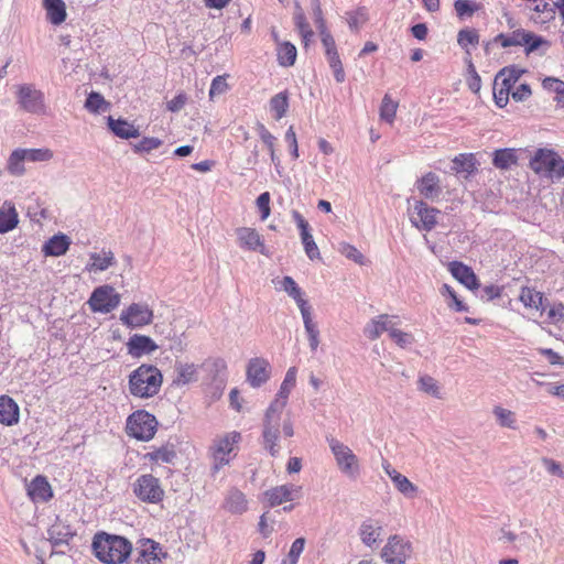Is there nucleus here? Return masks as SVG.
I'll list each match as a JSON object with an SVG mask.
<instances>
[{
	"instance_id": "nucleus-1",
	"label": "nucleus",
	"mask_w": 564,
	"mask_h": 564,
	"mask_svg": "<svg viewBox=\"0 0 564 564\" xmlns=\"http://www.w3.org/2000/svg\"><path fill=\"white\" fill-rule=\"evenodd\" d=\"M91 546L95 556L106 564H121L132 552V544L128 539L106 532L97 533Z\"/></svg>"
},
{
	"instance_id": "nucleus-2",
	"label": "nucleus",
	"mask_w": 564,
	"mask_h": 564,
	"mask_svg": "<svg viewBox=\"0 0 564 564\" xmlns=\"http://www.w3.org/2000/svg\"><path fill=\"white\" fill-rule=\"evenodd\" d=\"M163 377L152 365H141L129 376V391L133 397L148 399L159 393Z\"/></svg>"
},
{
	"instance_id": "nucleus-3",
	"label": "nucleus",
	"mask_w": 564,
	"mask_h": 564,
	"mask_svg": "<svg viewBox=\"0 0 564 564\" xmlns=\"http://www.w3.org/2000/svg\"><path fill=\"white\" fill-rule=\"evenodd\" d=\"M529 166L541 178L553 183L564 177V160L552 149H538L530 159Z\"/></svg>"
},
{
	"instance_id": "nucleus-4",
	"label": "nucleus",
	"mask_w": 564,
	"mask_h": 564,
	"mask_svg": "<svg viewBox=\"0 0 564 564\" xmlns=\"http://www.w3.org/2000/svg\"><path fill=\"white\" fill-rule=\"evenodd\" d=\"M492 43L500 44L502 47L523 46L527 55L539 51L541 55L550 47V43L541 35L518 29L509 33H500L494 37Z\"/></svg>"
},
{
	"instance_id": "nucleus-5",
	"label": "nucleus",
	"mask_w": 564,
	"mask_h": 564,
	"mask_svg": "<svg viewBox=\"0 0 564 564\" xmlns=\"http://www.w3.org/2000/svg\"><path fill=\"white\" fill-rule=\"evenodd\" d=\"M158 420L145 410L131 413L126 423L127 434L138 441L148 442L153 438L158 430Z\"/></svg>"
},
{
	"instance_id": "nucleus-6",
	"label": "nucleus",
	"mask_w": 564,
	"mask_h": 564,
	"mask_svg": "<svg viewBox=\"0 0 564 564\" xmlns=\"http://www.w3.org/2000/svg\"><path fill=\"white\" fill-rule=\"evenodd\" d=\"M327 443L338 469L347 477L356 479L360 474L358 457L346 444L335 437H327Z\"/></svg>"
},
{
	"instance_id": "nucleus-7",
	"label": "nucleus",
	"mask_w": 564,
	"mask_h": 564,
	"mask_svg": "<svg viewBox=\"0 0 564 564\" xmlns=\"http://www.w3.org/2000/svg\"><path fill=\"white\" fill-rule=\"evenodd\" d=\"M281 410L269 406L265 411L262 424V446L272 457H276L280 453L278 444L281 433Z\"/></svg>"
},
{
	"instance_id": "nucleus-8",
	"label": "nucleus",
	"mask_w": 564,
	"mask_h": 564,
	"mask_svg": "<svg viewBox=\"0 0 564 564\" xmlns=\"http://www.w3.org/2000/svg\"><path fill=\"white\" fill-rule=\"evenodd\" d=\"M412 544L405 538L391 535L381 550V558L387 564H404L412 554Z\"/></svg>"
},
{
	"instance_id": "nucleus-9",
	"label": "nucleus",
	"mask_w": 564,
	"mask_h": 564,
	"mask_svg": "<svg viewBox=\"0 0 564 564\" xmlns=\"http://www.w3.org/2000/svg\"><path fill=\"white\" fill-rule=\"evenodd\" d=\"M88 304L93 312L107 314L118 307L120 304V295L116 292L113 286L105 284L93 291Z\"/></svg>"
},
{
	"instance_id": "nucleus-10",
	"label": "nucleus",
	"mask_w": 564,
	"mask_h": 564,
	"mask_svg": "<svg viewBox=\"0 0 564 564\" xmlns=\"http://www.w3.org/2000/svg\"><path fill=\"white\" fill-rule=\"evenodd\" d=\"M133 494L143 502L159 503L164 497L160 480L151 474L139 476L133 482Z\"/></svg>"
},
{
	"instance_id": "nucleus-11",
	"label": "nucleus",
	"mask_w": 564,
	"mask_h": 564,
	"mask_svg": "<svg viewBox=\"0 0 564 564\" xmlns=\"http://www.w3.org/2000/svg\"><path fill=\"white\" fill-rule=\"evenodd\" d=\"M240 440V433L234 431L215 441L214 446L212 447L214 458L212 469L214 474L219 471L221 467L230 462V453Z\"/></svg>"
},
{
	"instance_id": "nucleus-12",
	"label": "nucleus",
	"mask_w": 564,
	"mask_h": 564,
	"mask_svg": "<svg viewBox=\"0 0 564 564\" xmlns=\"http://www.w3.org/2000/svg\"><path fill=\"white\" fill-rule=\"evenodd\" d=\"M128 328H141L153 321V311L145 303H132L123 310L119 317Z\"/></svg>"
},
{
	"instance_id": "nucleus-13",
	"label": "nucleus",
	"mask_w": 564,
	"mask_h": 564,
	"mask_svg": "<svg viewBox=\"0 0 564 564\" xmlns=\"http://www.w3.org/2000/svg\"><path fill=\"white\" fill-rule=\"evenodd\" d=\"M438 214V209L429 206L422 199H413L410 221L420 230L431 231L437 224L436 216Z\"/></svg>"
},
{
	"instance_id": "nucleus-14",
	"label": "nucleus",
	"mask_w": 564,
	"mask_h": 564,
	"mask_svg": "<svg viewBox=\"0 0 564 564\" xmlns=\"http://www.w3.org/2000/svg\"><path fill=\"white\" fill-rule=\"evenodd\" d=\"M18 100L22 109L31 113H39L44 108V95L32 85L19 87Z\"/></svg>"
},
{
	"instance_id": "nucleus-15",
	"label": "nucleus",
	"mask_w": 564,
	"mask_h": 564,
	"mask_svg": "<svg viewBox=\"0 0 564 564\" xmlns=\"http://www.w3.org/2000/svg\"><path fill=\"white\" fill-rule=\"evenodd\" d=\"M301 487L293 484H285L273 487L264 492L265 499L271 507L283 502L293 501L301 497Z\"/></svg>"
},
{
	"instance_id": "nucleus-16",
	"label": "nucleus",
	"mask_w": 564,
	"mask_h": 564,
	"mask_svg": "<svg viewBox=\"0 0 564 564\" xmlns=\"http://www.w3.org/2000/svg\"><path fill=\"white\" fill-rule=\"evenodd\" d=\"M236 235L240 248L248 251H258L264 256L268 254L264 241L256 229L240 227L236 229Z\"/></svg>"
},
{
	"instance_id": "nucleus-17",
	"label": "nucleus",
	"mask_w": 564,
	"mask_h": 564,
	"mask_svg": "<svg viewBox=\"0 0 564 564\" xmlns=\"http://www.w3.org/2000/svg\"><path fill=\"white\" fill-rule=\"evenodd\" d=\"M270 378V364L263 358H252L247 367V380L253 388H259Z\"/></svg>"
},
{
	"instance_id": "nucleus-18",
	"label": "nucleus",
	"mask_w": 564,
	"mask_h": 564,
	"mask_svg": "<svg viewBox=\"0 0 564 564\" xmlns=\"http://www.w3.org/2000/svg\"><path fill=\"white\" fill-rule=\"evenodd\" d=\"M296 373L297 370L295 367H291L288 369L274 400L269 405L271 410L276 409L283 411L288 403L289 395L292 389L295 387Z\"/></svg>"
},
{
	"instance_id": "nucleus-19",
	"label": "nucleus",
	"mask_w": 564,
	"mask_h": 564,
	"mask_svg": "<svg viewBox=\"0 0 564 564\" xmlns=\"http://www.w3.org/2000/svg\"><path fill=\"white\" fill-rule=\"evenodd\" d=\"M156 349L158 345L151 337L147 335L133 334L127 343L128 354L133 358H140L144 355H150Z\"/></svg>"
},
{
	"instance_id": "nucleus-20",
	"label": "nucleus",
	"mask_w": 564,
	"mask_h": 564,
	"mask_svg": "<svg viewBox=\"0 0 564 564\" xmlns=\"http://www.w3.org/2000/svg\"><path fill=\"white\" fill-rule=\"evenodd\" d=\"M478 161L473 153H460L452 160L451 170L459 177L468 180L477 172Z\"/></svg>"
},
{
	"instance_id": "nucleus-21",
	"label": "nucleus",
	"mask_w": 564,
	"mask_h": 564,
	"mask_svg": "<svg viewBox=\"0 0 564 564\" xmlns=\"http://www.w3.org/2000/svg\"><path fill=\"white\" fill-rule=\"evenodd\" d=\"M448 270L457 281L470 291L478 289L479 280L470 267L459 261H452L448 264Z\"/></svg>"
},
{
	"instance_id": "nucleus-22",
	"label": "nucleus",
	"mask_w": 564,
	"mask_h": 564,
	"mask_svg": "<svg viewBox=\"0 0 564 564\" xmlns=\"http://www.w3.org/2000/svg\"><path fill=\"white\" fill-rule=\"evenodd\" d=\"M141 543L135 560L138 564H158L161 562V556H166V554L162 552L160 544L153 540H142Z\"/></svg>"
},
{
	"instance_id": "nucleus-23",
	"label": "nucleus",
	"mask_w": 564,
	"mask_h": 564,
	"mask_svg": "<svg viewBox=\"0 0 564 564\" xmlns=\"http://www.w3.org/2000/svg\"><path fill=\"white\" fill-rule=\"evenodd\" d=\"M48 541L53 546L67 545L75 535L72 527L61 520H56L47 530Z\"/></svg>"
},
{
	"instance_id": "nucleus-24",
	"label": "nucleus",
	"mask_w": 564,
	"mask_h": 564,
	"mask_svg": "<svg viewBox=\"0 0 564 564\" xmlns=\"http://www.w3.org/2000/svg\"><path fill=\"white\" fill-rule=\"evenodd\" d=\"M28 495L34 502H46L53 497L52 488L44 476H36L28 485Z\"/></svg>"
},
{
	"instance_id": "nucleus-25",
	"label": "nucleus",
	"mask_w": 564,
	"mask_h": 564,
	"mask_svg": "<svg viewBox=\"0 0 564 564\" xmlns=\"http://www.w3.org/2000/svg\"><path fill=\"white\" fill-rule=\"evenodd\" d=\"M416 187L424 198L431 200L438 198L442 193V188L440 186V177L433 172H429L423 175L417 181Z\"/></svg>"
},
{
	"instance_id": "nucleus-26",
	"label": "nucleus",
	"mask_w": 564,
	"mask_h": 564,
	"mask_svg": "<svg viewBox=\"0 0 564 564\" xmlns=\"http://www.w3.org/2000/svg\"><path fill=\"white\" fill-rule=\"evenodd\" d=\"M20 410L17 402L8 397L0 395V423L12 426L19 422Z\"/></svg>"
},
{
	"instance_id": "nucleus-27",
	"label": "nucleus",
	"mask_w": 564,
	"mask_h": 564,
	"mask_svg": "<svg viewBox=\"0 0 564 564\" xmlns=\"http://www.w3.org/2000/svg\"><path fill=\"white\" fill-rule=\"evenodd\" d=\"M223 508L232 514H241L246 512L248 509V502L245 494L237 488H231L225 497Z\"/></svg>"
},
{
	"instance_id": "nucleus-28",
	"label": "nucleus",
	"mask_w": 564,
	"mask_h": 564,
	"mask_svg": "<svg viewBox=\"0 0 564 564\" xmlns=\"http://www.w3.org/2000/svg\"><path fill=\"white\" fill-rule=\"evenodd\" d=\"M382 527L372 521L366 520L359 528V535L365 545L368 547H376L378 542L381 540Z\"/></svg>"
},
{
	"instance_id": "nucleus-29",
	"label": "nucleus",
	"mask_w": 564,
	"mask_h": 564,
	"mask_svg": "<svg viewBox=\"0 0 564 564\" xmlns=\"http://www.w3.org/2000/svg\"><path fill=\"white\" fill-rule=\"evenodd\" d=\"M69 245L70 240L66 235L57 234L43 245L42 251L47 257H61L67 252Z\"/></svg>"
},
{
	"instance_id": "nucleus-30",
	"label": "nucleus",
	"mask_w": 564,
	"mask_h": 564,
	"mask_svg": "<svg viewBox=\"0 0 564 564\" xmlns=\"http://www.w3.org/2000/svg\"><path fill=\"white\" fill-rule=\"evenodd\" d=\"M392 322L389 315L382 314L372 318L365 327L364 334L367 338L375 340L384 332H390Z\"/></svg>"
},
{
	"instance_id": "nucleus-31",
	"label": "nucleus",
	"mask_w": 564,
	"mask_h": 564,
	"mask_svg": "<svg viewBox=\"0 0 564 564\" xmlns=\"http://www.w3.org/2000/svg\"><path fill=\"white\" fill-rule=\"evenodd\" d=\"M19 224V215L11 202H4L0 207V234L12 231Z\"/></svg>"
},
{
	"instance_id": "nucleus-32",
	"label": "nucleus",
	"mask_w": 564,
	"mask_h": 564,
	"mask_svg": "<svg viewBox=\"0 0 564 564\" xmlns=\"http://www.w3.org/2000/svg\"><path fill=\"white\" fill-rule=\"evenodd\" d=\"M108 128L120 139L137 138L140 134L138 128L123 119H113L112 117H108Z\"/></svg>"
},
{
	"instance_id": "nucleus-33",
	"label": "nucleus",
	"mask_w": 564,
	"mask_h": 564,
	"mask_svg": "<svg viewBox=\"0 0 564 564\" xmlns=\"http://www.w3.org/2000/svg\"><path fill=\"white\" fill-rule=\"evenodd\" d=\"M46 19L54 25H59L66 20V6L63 0H43Z\"/></svg>"
},
{
	"instance_id": "nucleus-34",
	"label": "nucleus",
	"mask_w": 564,
	"mask_h": 564,
	"mask_svg": "<svg viewBox=\"0 0 564 564\" xmlns=\"http://www.w3.org/2000/svg\"><path fill=\"white\" fill-rule=\"evenodd\" d=\"M144 459L156 465L161 464H172L176 458V452L174 446L171 444L163 445L159 448H155L152 452H148L144 454Z\"/></svg>"
},
{
	"instance_id": "nucleus-35",
	"label": "nucleus",
	"mask_w": 564,
	"mask_h": 564,
	"mask_svg": "<svg viewBox=\"0 0 564 564\" xmlns=\"http://www.w3.org/2000/svg\"><path fill=\"white\" fill-rule=\"evenodd\" d=\"M518 161L513 149H499L494 152L492 164L500 170H507Z\"/></svg>"
},
{
	"instance_id": "nucleus-36",
	"label": "nucleus",
	"mask_w": 564,
	"mask_h": 564,
	"mask_svg": "<svg viewBox=\"0 0 564 564\" xmlns=\"http://www.w3.org/2000/svg\"><path fill=\"white\" fill-rule=\"evenodd\" d=\"M278 62L281 66L289 67L294 65L296 59V47L291 42H281L276 50Z\"/></svg>"
},
{
	"instance_id": "nucleus-37",
	"label": "nucleus",
	"mask_w": 564,
	"mask_h": 564,
	"mask_svg": "<svg viewBox=\"0 0 564 564\" xmlns=\"http://www.w3.org/2000/svg\"><path fill=\"white\" fill-rule=\"evenodd\" d=\"M176 378L174 382L176 384H187L196 381L197 379V367L194 364H182L178 362L175 366Z\"/></svg>"
},
{
	"instance_id": "nucleus-38",
	"label": "nucleus",
	"mask_w": 564,
	"mask_h": 564,
	"mask_svg": "<svg viewBox=\"0 0 564 564\" xmlns=\"http://www.w3.org/2000/svg\"><path fill=\"white\" fill-rule=\"evenodd\" d=\"M91 262L87 265L88 271H105L115 263V257L111 251L90 254Z\"/></svg>"
},
{
	"instance_id": "nucleus-39",
	"label": "nucleus",
	"mask_w": 564,
	"mask_h": 564,
	"mask_svg": "<svg viewBox=\"0 0 564 564\" xmlns=\"http://www.w3.org/2000/svg\"><path fill=\"white\" fill-rule=\"evenodd\" d=\"M270 109L276 120L282 119L289 109V93L286 90L274 95L270 99Z\"/></svg>"
},
{
	"instance_id": "nucleus-40",
	"label": "nucleus",
	"mask_w": 564,
	"mask_h": 564,
	"mask_svg": "<svg viewBox=\"0 0 564 564\" xmlns=\"http://www.w3.org/2000/svg\"><path fill=\"white\" fill-rule=\"evenodd\" d=\"M24 153L22 152V149H15L12 151L8 159L7 169L11 175L14 176H22L25 173L24 163L26 162L24 160Z\"/></svg>"
},
{
	"instance_id": "nucleus-41",
	"label": "nucleus",
	"mask_w": 564,
	"mask_h": 564,
	"mask_svg": "<svg viewBox=\"0 0 564 564\" xmlns=\"http://www.w3.org/2000/svg\"><path fill=\"white\" fill-rule=\"evenodd\" d=\"M523 72V69L517 66L505 67L497 74L496 80L501 79L503 86L512 88L514 84L520 79Z\"/></svg>"
},
{
	"instance_id": "nucleus-42",
	"label": "nucleus",
	"mask_w": 564,
	"mask_h": 564,
	"mask_svg": "<svg viewBox=\"0 0 564 564\" xmlns=\"http://www.w3.org/2000/svg\"><path fill=\"white\" fill-rule=\"evenodd\" d=\"M109 104L105 100L104 96L97 91L88 94L85 108L91 113H100L108 109Z\"/></svg>"
},
{
	"instance_id": "nucleus-43",
	"label": "nucleus",
	"mask_w": 564,
	"mask_h": 564,
	"mask_svg": "<svg viewBox=\"0 0 564 564\" xmlns=\"http://www.w3.org/2000/svg\"><path fill=\"white\" fill-rule=\"evenodd\" d=\"M325 56H326L329 67L333 70L335 80L337 83H344L346 79V74H345L338 51L329 52V53L325 54Z\"/></svg>"
},
{
	"instance_id": "nucleus-44",
	"label": "nucleus",
	"mask_w": 564,
	"mask_h": 564,
	"mask_svg": "<svg viewBox=\"0 0 564 564\" xmlns=\"http://www.w3.org/2000/svg\"><path fill=\"white\" fill-rule=\"evenodd\" d=\"M454 9L459 19L471 17L481 9V4L471 0H455Z\"/></svg>"
},
{
	"instance_id": "nucleus-45",
	"label": "nucleus",
	"mask_w": 564,
	"mask_h": 564,
	"mask_svg": "<svg viewBox=\"0 0 564 564\" xmlns=\"http://www.w3.org/2000/svg\"><path fill=\"white\" fill-rule=\"evenodd\" d=\"M457 43L467 53L469 45H476L479 43V34L475 29H463L457 34Z\"/></svg>"
},
{
	"instance_id": "nucleus-46",
	"label": "nucleus",
	"mask_w": 564,
	"mask_h": 564,
	"mask_svg": "<svg viewBox=\"0 0 564 564\" xmlns=\"http://www.w3.org/2000/svg\"><path fill=\"white\" fill-rule=\"evenodd\" d=\"M494 414L497 417V421L500 426L512 429V430L516 429L517 420H516V414L512 411L507 410L502 406H495Z\"/></svg>"
},
{
	"instance_id": "nucleus-47",
	"label": "nucleus",
	"mask_w": 564,
	"mask_h": 564,
	"mask_svg": "<svg viewBox=\"0 0 564 564\" xmlns=\"http://www.w3.org/2000/svg\"><path fill=\"white\" fill-rule=\"evenodd\" d=\"M24 160L26 162H46L53 158V152L50 149H22Z\"/></svg>"
},
{
	"instance_id": "nucleus-48",
	"label": "nucleus",
	"mask_w": 564,
	"mask_h": 564,
	"mask_svg": "<svg viewBox=\"0 0 564 564\" xmlns=\"http://www.w3.org/2000/svg\"><path fill=\"white\" fill-rule=\"evenodd\" d=\"M347 23L350 30L357 31L368 20L366 8H358L357 10L347 12Z\"/></svg>"
},
{
	"instance_id": "nucleus-49",
	"label": "nucleus",
	"mask_w": 564,
	"mask_h": 564,
	"mask_svg": "<svg viewBox=\"0 0 564 564\" xmlns=\"http://www.w3.org/2000/svg\"><path fill=\"white\" fill-rule=\"evenodd\" d=\"M203 367L210 373L214 375V378H220L221 382L224 381V376L227 369V364L223 358H215L206 360L203 364Z\"/></svg>"
},
{
	"instance_id": "nucleus-50",
	"label": "nucleus",
	"mask_w": 564,
	"mask_h": 564,
	"mask_svg": "<svg viewBox=\"0 0 564 564\" xmlns=\"http://www.w3.org/2000/svg\"><path fill=\"white\" fill-rule=\"evenodd\" d=\"M473 292L477 297L482 301H491L501 295L502 289L495 284H489L481 286L479 284L478 289H474Z\"/></svg>"
},
{
	"instance_id": "nucleus-51",
	"label": "nucleus",
	"mask_w": 564,
	"mask_h": 564,
	"mask_svg": "<svg viewBox=\"0 0 564 564\" xmlns=\"http://www.w3.org/2000/svg\"><path fill=\"white\" fill-rule=\"evenodd\" d=\"M419 387H420V390L424 391L425 393H427L436 399L442 398L437 381L430 376L420 377Z\"/></svg>"
},
{
	"instance_id": "nucleus-52",
	"label": "nucleus",
	"mask_w": 564,
	"mask_h": 564,
	"mask_svg": "<svg viewBox=\"0 0 564 564\" xmlns=\"http://www.w3.org/2000/svg\"><path fill=\"white\" fill-rule=\"evenodd\" d=\"M522 303L531 308H542L543 295L540 292L527 289L523 290L520 296Z\"/></svg>"
},
{
	"instance_id": "nucleus-53",
	"label": "nucleus",
	"mask_w": 564,
	"mask_h": 564,
	"mask_svg": "<svg viewBox=\"0 0 564 564\" xmlns=\"http://www.w3.org/2000/svg\"><path fill=\"white\" fill-rule=\"evenodd\" d=\"M397 107L398 105L390 98V96L386 95L380 107L381 119L387 122H392L395 118Z\"/></svg>"
},
{
	"instance_id": "nucleus-54",
	"label": "nucleus",
	"mask_w": 564,
	"mask_h": 564,
	"mask_svg": "<svg viewBox=\"0 0 564 564\" xmlns=\"http://www.w3.org/2000/svg\"><path fill=\"white\" fill-rule=\"evenodd\" d=\"M393 484L395 488L406 498H413L416 495L417 487L414 486L404 475L397 477Z\"/></svg>"
},
{
	"instance_id": "nucleus-55",
	"label": "nucleus",
	"mask_w": 564,
	"mask_h": 564,
	"mask_svg": "<svg viewBox=\"0 0 564 564\" xmlns=\"http://www.w3.org/2000/svg\"><path fill=\"white\" fill-rule=\"evenodd\" d=\"M339 251L347 259H350L358 264H364L365 257L355 246L343 242L339 246Z\"/></svg>"
},
{
	"instance_id": "nucleus-56",
	"label": "nucleus",
	"mask_w": 564,
	"mask_h": 564,
	"mask_svg": "<svg viewBox=\"0 0 564 564\" xmlns=\"http://www.w3.org/2000/svg\"><path fill=\"white\" fill-rule=\"evenodd\" d=\"M497 85H498V80H495L494 99H495L497 107L503 108L507 106V104L509 101V95H510L512 88L506 87V86H503L502 83H500V88L498 89Z\"/></svg>"
},
{
	"instance_id": "nucleus-57",
	"label": "nucleus",
	"mask_w": 564,
	"mask_h": 564,
	"mask_svg": "<svg viewBox=\"0 0 564 564\" xmlns=\"http://www.w3.org/2000/svg\"><path fill=\"white\" fill-rule=\"evenodd\" d=\"M162 144V141L159 138L154 137H144L138 143L133 145V150L135 152H150L152 150L158 149Z\"/></svg>"
},
{
	"instance_id": "nucleus-58",
	"label": "nucleus",
	"mask_w": 564,
	"mask_h": 564,
	"mask_svg": "<svg viewBox=\"0 0 564 564\" xmlns=\"http://www.w3.org/2000/svg\"><path fill=\"white\" fill-rule=\"evenodd\" d=\"M301 240H302L304 251H305L307 258L310 260L319 259V257H321L319 249H318L312 234L307 235L305 237H302Z\"/></svg>"
},
{
	"instance_id": "nucleus-59",
	"label": "nucleus",
	"mask_w": 564,
	"mask_h": 564,
	"mask_svg": "<svg viewBox=\"0 0 564 564\" xmlns=\"http://www.w3.org/2000/svg\"><path fill=\"white\" fill-rule=\"evenodd\" d=\"M304 328L308 337L310 347L313 351H315L319 345V330L317 325L312 321H306L304 323Z\"/></svg>"
},
{
	"instance_id": "nucleus-60",
	"label": "nucleus",
	"mask_w": 564,
	"mask_h": 564,
	"mask_svg": "<svg viewBox=\"0 0 564 564\" xmlns=\"http://www.w3.org/2000/svg\"><path fill=\"white\" fill-rule=\"evenodd\" d=\"M257 132L261 141L268 148V151H274L276 138L265 128V126L261 122L257 123Z\"/></svg>"
},
{
	"instance_id": "nucleus-61",
	"label": "nucleus",
	"mask_w": 564,
	"mask_h": 564,
	"mask_svg": "<svg viewBox=\"0 0 564 564\" xmlns=\"http://www.w3.org/2000/svg\"><path fill=\"white\" fill-rule=\"evenodd\" d=\"M389 336L394 340V343L401 348H405L412 344L413 337L409 333H404L398 328L391 327L389 332Z\"/></svg>"
},
{
	"instance_id": "nucleus-62",
	"label": "nucleus",
	"mask_w": 564,
	"mask_h": 564,
	"mask_svg": "<svg viewBox=\"0 0 564 564\" xmlns=\"http://www.w3.org/2000/svg\"><path fill=\"white\" fill-rule=\"evenodd\" d=\"M542 87L550 93H555L556 96L564 94V82L556 77H545Z\"/></svg>"
},
{
	"instance_id": "nucleus-63",
	"label": "nucleus",
	"mask_w": 564,
	"mask_h": 564,
	"mask_svg": "<svg viewBox=\"0 0 564 564\" xmlns=\"http://www.w3.org/2000/svg\"><path fill=\"white\" fill-rule=\"evenodd\" d=\"M257 207L261 214V220H265L271 213L270 209V193L263 192L261 193L256 200Z\"/></svg>"
},
{
	"instance_id": "nucleus-64",
	"label": "nucleus",
	"mask_w": 564,
	"mask_h": 564,
	"mask_svg": "<svg viewBox=\"0 0 564 564\" xmlns=\"http://www.w3.org/2000/svg\"><path fill=\"white\" fill-rule=\"evenodd\" d=\"M305 539L297 538L293 541L288 556L290 557V564H297L301 554L304 551Z\"/></svg>"
}]
</instances>
